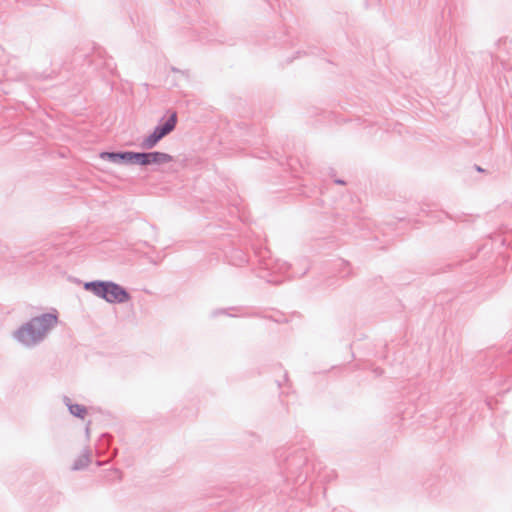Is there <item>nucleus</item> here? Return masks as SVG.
<instances>
[{"mask_svg":"<svg viewBox=\"0 0 512 512\" xmlns=\"http://www.w3.org/2000/svg\"><path fill=\"white\" fill-rule=\"evenodd\" d=\"M275 459L284 481L292 485L306 482L309 474V454L305 449L281 447L276 450Z\"/></svg>","mask_w":512,"mask_h":512,"instance_id":"1","label":"nucleus"},{"mask_svg":"<svg viewBox=\"0 0 512 512\" xmlns=\"http://www.w3.org/2000/svg\"><path fill=\"white\" fill-rule=\"evenodd\" d=\"M58 324L57 311L43 313L31 318L19 326L13 333V339L26 348L42 343L49 332Z\"/></svg>","mask_w":512,"mask_h":512,"instance_id":"2","label":"nucleus"},{"mask_svg":"<svg viewBox=\"0 0 512 512\" xmlns=\"http://www.w3.org/2000/svg\"><path fill=\"white\" fill-rule=\"evenodd\" d=\"M255 257L258 263L256 275L267 283L275 285L282 283L291 269V265L287 262L274 259L266 248L256 251Z\"/></svg>","mask_w":512,"mask_h":512,"instance_id":"3","label":"nucleus"},{"mask_svg":"<svg viewBox=\"0 0 512 512\" xmlns=\"http://www.w3.org/2000/svg\"><path fill=\"white\" fill-rule=\"evenodd\" d=\"M83 288L111 304H122L131 299L126 288L111 280L85 282Z\"/></svg>","mask_w":512,"mask_h":512,"instance_id":"4","label":"nucleus"},{"mask_svg":"<svg viewBox=\"0 0 512 512\" xmlns=\"http://www.w3.org/2000/svg\"><path fill=\"white\" fill-rule=\"evenodd\" d=\"M174 160L173 156L160 151L136 152V165H163Z\"/></svg>","mask_w":512,"mask_h":512,"instance_id":"5","label":"nucleus"},{"mask_svg":"<svg viewBox=\"0 0 512 512\" xmlns=\"http://www.w3.org/2000/svg\"><path fill=\"white\" fill-rule=\"evenodd\" d=\"M100 158L116 164L136 165L135 151H104Z\"/></svg>","mask_w":512,"mask_h":512,"instance_id":"6","label":"nucleus"},{"mask_svg":"<svg viewBox=\"0 0 512 512\" xmlns=\"http://www.w3.org/2000/svg\"><path fill=\"white\" fill-rule=\"evenodd\" d=\"M177 125V114L173 112L166 120L162 118L159 123L155 126L154 130L160 135V138H164L170 134Z\"/></svg>","mask_w":512,"mask_h":512,"instance_id":"7","label":"nucleus"},{"mask_svg":"<svg viewBox=\"0 0 512 512\" xmlns=\"http://www.w3.org/2000/svg\"><path fill=\"white\" fill-rule=\"evenodd\" d=\"M177 125V114L173 112L166 120L162 118L159 123L155 126L154 130L160 135V138H164L170 134Z\"/></svg>","mask_w":512,"mask_h":512,"instance_id":"8","label":"nucleus"},{"mask_svg":"<svg viewBox=\"0 0 512 512\" xmlns=\"http://www.w3.org/2000/svg\"><path fill=\"white\" fill-rule=\"evenodd\" d=\"M229 264L237 267H242L248 262L247 254L238 248H233L226 255Z\"/></svg>","mask_w":512,"mask_h":512,"instance_id":"9","label":"nucleus"},{"mask_svg":"<svg viewBox=\"0 0 512 512\" xmlns=\"http://www.w3.org/2000/svg\"><path fill=\"white\" fill-rule=\"evenodd\" d=\"M63 402L68 408L71 415L74 417L84 419L87 415V408L84 405L74 404L68 396L63 397Z\"/></svg>","mask_w":512,"mask_h":512,"instance_id":"10","label":"nucleus"},{"mask_svg":"<svg viewBox=\"0 0 512 512\" xmlns=\"http://www.w3.org/2000/svg\"><path fill=\"white\" fill-rule=\"evenodd\" d=\"M162 138H160V135L153 130L152 133H150L148 136H146L142 142L140 143V147L144 150H151L153 149Z\"/></svg>","mask_w":512,"mask_h":512,"instance_id":"11","label":"nucleus"},{"mask_svg":"<svg viewBox=\"0 0 512 512\" xmlns=\"http://www.w3.org/2000/svg\"><path fill=\"white\" fill-rule=\"evenodd\" d=\"M90 462V454L88 450H85L72 465V470L78 471L86 468Z\"/></svg>","mask_w":512,"mask_h":512,"instance_id":"12","label":"nucleus"},{"mask_svg":"<svg viewBox=\"0 0 512 512\" xmlns=\"http://www.w3.org/2000/svg\"><path fill=\"white\" fill-rule=\"evenodd\" d=\"M340 266L342 267L340 270L341 277H347L350 275V263L344 260H341Z\"/></svg>","mask_w":512,"mask_h":512,"instance_id":"13","label":"nucleus"},{"mask_svg":"<svg viewBox=\"0 0 512 512\" xmlns=\"http://www.w3.org/2000/svg\"><path fill=\"white\" fill-rule=\"evenodd\" d=\"M110 471L115 475V480L116 481H121L122 480V472L119 469L114 468V469H111Z\"/></svg>","mask_w":512,"mask_h":512,"instance_id":"14","label":"nucleus"},{"mask_svg":"<svg viewBox=\"0 0 512 512\" xmlns=\"http://www.w3.org/2000/svg\"><path fill=\"white\" fill-rule=\"evenodd\" d=\"M220 314H227V312H226V310H225V309H218V310H214V311L212 312V316H213V317H216V316H218V315H220Z\"/></svg>","mask_w":512,"mask_h":512,"instance_id":"15","label":"nucleus"},{"mask_svg":"<svg viewBox=\"0 0 512 512\" xmlns=\"http://www.w3.org/2000/svg\"><path fill=\"white\" fill-rule=\"evenodd\" d=\"M506 81L508 82L509 79H512V71H508V73L504 76Z\"/></svg>","mask_w":512,"mask_h":512,"instance_id":"16","label":"nucleus"},{"mask_svg":"<svg viewBox=\"0 0 512 512\" xmlns=\"http://www.w3.org/2000/svg\"><path fill=\"white\" fill-rule=\"evenodd\" d=\"M334 182H335L336 184H339V185H344V184H345V181H344V180H342V179H335V180H334Z\"/></svg>","mask_w":512,"mask_h":512,"instance_id":"17","label":"nucleus"},{"mask_svg":"<svg viewBox=\"0 0 512 512\" xmlns=\"http://www.w3.org/2000/svg\"><path fill=\"white\" fill-rule=\"evenodd\" d=\"M475 169L478 171V172H484V169L481 168L480 166L478 165H475Z\"/></svg>","mask_w":512,"mask_h":512,"instance_id":"18","label":"nucleus"},{"mask_svg":"<svg viewBox=\"0 0 512 512\" xmlns=\"http://www.w3.org/2000/svg\"><path fill=\"white\" fill-rule=\"evenodd\" d=\"M172 71H173V72H180V70H179V69H177V68H175V67H172Z\"/></svg>","mask_w":512,"mask_h":512,"instance_id":"19","label":"nucleus"},{"mask_svg":"<svg viewBox=\"0 0 512 512\" xmlns=\"http://www.w3.org/2000/svg\"><path fill=\"white\" fill-rule=\"evenodd\" d=\"M102 464H103V463H102V462H100V461H98V462H97V465H98V466H101Z\"/></svg>","mask_w":512,"mask_h":512,"instance_id":"20","label":"nucleus"},{"mask_svg":"<svg viewBox=\"0 0 512 512\" xmlns=\"http://www.w3.org/2000/svg\"><path fill=\"white\" fill-rule=\"evenodd\" d=\"M307 272V269L305 271H303V273L301 274V276L305 275Z\"/></svg>","mask_w":512,"mask_h":512,"instance_id":"21","label":"nucleus"}]
</instances>
